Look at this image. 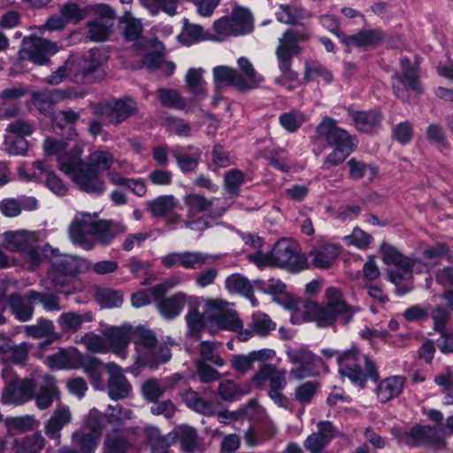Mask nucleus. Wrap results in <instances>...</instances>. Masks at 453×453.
<instances>
[{
    "mask_svg": "<svg viewBox=\"0 0 453 453\" xmlns=\"http://www.w3.org/2000/svg\"><path fill=\"white\" fill-rule=\"evenodd\" d=\"M304 308L306 317L320 327H329L335 323L348 325L360 311L358 306L349 304L342 290L335 287L326 289L324 304L310 301Z\"/></svg>",
    "mask_w": 453,
    "mask_h": 453,
    "instance_id": "nucleus-1",
    "label": "nucleus"
},
{
    "mask_svg": "<svg viewBox=\"0 0 453 453\" xmlns=\"http://www.w3.org/2000/svg\"><path fill=\"white\" fill-rule=\"evenodd\" d=\"M83 149L78 142L73 143V154L59 157V169L69 175L77 187L83 192L93 196H101L106 190L103 176L81 160Z\"/></svg>",
    "mask_w": 453,
    "mask_h": 453,
    "instance_id": "nucleus-2",
    "label": "nucleus"
},
{
    "mask_svg": "<svg viewBox=\"0 0 453 453\" xmlns=\"http://www.w3.org/2000/svg\"><path fill=\"white\" fill-rule=\"evenodd\" d=\"M131 340L136 346V365L156 370L171 358V349L165 344H157L155 333L144 326L131 328Z\"/></svg>",
    "mask_w": 453,
    "mask_h": 453,
    "instance_id": "nucleus-3",
    "label": "nucleus"
},
{
    "mask_svg": "<svg viewBox=\"0 0 453 453\" xmlns=\"http://www.w3.org/2000/svg\"><path fill=\"white\" fill-rule=\"evenodd\" d=\"M337 362L340 374L361 388H365L368 378L374 381L379 379L375 364L356 347L339 354Z\"/></svg>",
    "mask_w": 453,
    "mask_h": 453,
    "instance_id": "nucleus-4",
    "label": "nucleus"
},
{
    "mask_svg": "<svg viewBox=\"0 0 453 453\" xmlns=\"http://www.w3.org/2000/svg\"><path fill=\"white\" fill-rule=\"evenodd\" d=\"M2 378L4 382L1 394L3 404L21 405L34 399L36 390L35 374L21 378L11 365H5Z\"/></svg>",
    "mask_w": 453,
    "mask_h": 453,
    "instance_id": "nucleus-5",
    "label": "nucleus"
},
{
    "mask_svg": "<svg viewBox=\"0 0 453 453\" xmlns=\"http://www.w3.org/2000/svg\"><path fill=\"white\" fill-rule=\"evenodd\" d=\"M308 38L306 34L288 29L279 39V44L275 50L278 68L283 76L290 81L298 78V73L292 69V63L294 57L303 51L299 42H306Z\"/></svg>",
    "mask_w": 453,
    "mask_h": 453,
    "instance_id": "nucleus-6",
    "label": "nucleus"
},
{
    "mask_svg": "<svg viewBox=\"0 0 453 453\" xmlns=\"http://www.w3.org/2000/svg\"><path fill=\"white\" fill-rule=\"evenodd\" d=\"M318 138L324 140L335 150L352 153L358 146V139L347 130L340 127L337 121L331 117H324L316 127Z\"/></svg>",
    "mask_w": 453,
    "mask_h": 453,
    "instance_id": "nucleus-7",
    "label": "nucleus"
},
{
    "mask_svg": "<svg viewBox=\"0 0 453 453\" xmlns=\"http://www.w3.org/2000/svg\"><path fill=\"white\" fill-rule=\"evenodd\" d=\"M215 33L220 36H238L252 32L253 16L249 9L236 6L229 16H224L213 23Z\"/></svg>",
    "mask_w": 453,
    "mask_h": 453,
    "instance_id": "nucleus-8",
    "label": "nucleus"
},
{
    "mask_svg": "<svg viewBox=\"0 0 453 453\" xmlns=\"http://www.w3.org/2000/svg\"><path fill=\"white\" fill-rule=\"evenodd\" d=\"M4 247L12 252H19L32 265H38L43 259L42 251L33 234L27 231L4 233Z\"/></svg>",
    "mask_w": 453,
    "mask_h": 453,
    "instance_id": "nucleus-9",
    "label": "nucleus"
},
{
    "mask_svg": "<svg viewBox=\"0 0 453 453\" xmlns=\"http://www.w3.org/2000/svg\"><path fill=\"white\" fill-rule=\"evenodd\" d=\"M183 201L187 207V217L198 216L208 211L213 218H219L233 204L230 199L207 198L196 193L186 195Z\"/></svg>",
    "mask_w": 453,
    "mask_h": 453,
    "instance_id": "nucleus-10",
    "label": "nucleus"
},
{
    "mask_svg": "<svg viewBox=\"0 0 453 453\" xmlns=\"http://www.w3.org/2000/svg\"><path fill=\"white\" fill-rule=\"evenodd\" d=\"M383 262L388 265H394L395 269L388 270V280L392 283H398L401 278L412 277L416 260L403 256L398 250L386 242L380 245Z\"/></svg>",
    "mask_w": 453,
    "mask_h": 453,
    "instance_id": "nucleus-11",
    "label": "nucleus"
},
{
    "mask_svg": "<svg viewBox=\"0 0 453 453\" xmlns=\"http://www.w3.org/2000/svg\"><path fill=\"white\" fill-rule=\"evenodd\" d=\"M288 360L296 367L290 371V376L302 380L318 373V366L323 363L322 359L313 354L307 347L300 346L287 349Z\"/></svg>",
    "mask_w": 453,
    "mask_h": 453,
    "instance_id": "nucleus-12",
    "label": "nucleus"
},
{
    "mask_svg": "<svg viewBox=\"0 0 453 453\" xmlns=\"http://www.w3.org/2000/svg\"><path fill=\"white\" fill-rule=\"evenodd\" d=\"M271 257L273 266L286 268L290 272H299L305 267V260L296 244L288 239H281L274 244Z\"/></svg>",
    "mask_w": 453,
    "mask_h": 453,
    "instance_id": "nucleus-13",
    "label": "nucleus"
},
{
    "mask_svg": "<svg viewBox=\"0 0 453 453\" xmlns=\"http://www.w3.org/2000/svg\"><path fill=\"white\" fill-rule=\"evenodd\" d=\"M399 442L409 447L430 446L442 448L443 439L436 426L415 425L398 435Z\"/></svg>",
    "mask_w": 453,
    "mask_h": 453,
    "instance_id": "nucleus-14",
    "label": "nucleus"
},
{
    "mask_svg": "<svg viewBox=\"0 0 453 453\" xmlns=\"http://www.w3.org/2000/svg\"><path fill=\"white\" fill-rule=\"evenodd\" d=\"M204 315L220 329L237 331L242 327V321L235 311L222 300H209L205 304Z\"/></svg>",
    "mask_w": 453,
    "mask_h": 453,
    "instance_id": "nucleus-15",
    "label": "nucleus"
},
{
    "mask_svg": "<svg viewBox=\"0 0 453 453\" xmlns=\"http://www.w3.org/2000/svg\"><path fill=\"white\" fill-rule=\"evenodd\" d=\"M97 221L88 213L75 217L69 226V235L73 242L87 250L94 249L93 235L96 230Z\"/></svg>",
    "mask_w": 453,
    "mask_h": 453,
    "instance_id": "nucleus-16",
    "label": "nucleus"
},
{
    "mask_svg": "<svg viewBox=\"0 0 453 453\" xmlns=\"http://www.w3.org/2000/svg\"><path fill=\"white\" fill-rule=\"evenodd\" d=\"M57 50L54 42L41 37L30 36L23 40L20 54L23 58H27L37 65H43Z\"/></svg>",
    "mask_w": 453,
    "mask_h": 453,
    "instance_id": "nucleus-17",
    "label": "nucleus"
},
{
    "mask_svg": "<svg viewBox=\"0 0 453 453\" xmlns=\"http://www.w3.org/2000/svg\"><path fill=\"white\" fill-rule=\"evenodd\" d=\"M402 73H395L393 79L398 82L393 83V89L395 96L403 100H405L408 96L406 90H413L418 93L422 91L421 85L419 83L418 69L411 65V60L408 58H401Z\"/></svg>",
    "mask_w": 453,
    "mask_h": 453,
    "instance_id": "nucleus-18",
    "label": "nucleus"
},
{
    "mask_svg": "<svg viewBox=\"0 0 453 453\" xmlns=\"http://www.w3.org/2000/svg\"><path fill=\"white\" fill-rule=\"evenodd\" d=\"M138 111L136 102L129 96L115 100L99 107L97 112L104 117L108 123L117 126Z\"/></svg>",
    "mask_w": 453,
    "mask_h": 453,
    "instance_id": "nucleus-19",
    "label": "nucleus"
},
{
    "mask_svg": "<svg viewBox=\"0 0 453 453\" xmlns=\"http://www.w3.org/2000/svg\"><path fill=\"white\" fill-rule=\"evenodd\" d=\"M210 259V255L201 251H181L162 257L161 264L166 268L180 266L188 270H196L208 264Z\"/></svg>",
    "mask_w": 453,
    "mask_h": 453,
    "instance_id": "nucleus-20",
    "label": "nucleus"
},
{
    "mask_svg": "<svg viewBox=\"0 0 453 453\" xmlns=\"http://www.w3.org/2000/svg\"><path fill=\"white\" fill-rule=\"evenodd\" d=\"M109 372L108 393L112 400L125 399L132 392V386L123 373L122 368L113 362L105 365Z\"/></svg>",
    "mask_w": 453,
    "mask_h": 453,
    "instance_id": "nucleus-21",
    "label": "nucleus"
},
{
    "mask_svg": "<svg viewBox=\"0 0 453 453\" xmlns=\"http://www.w3.org/2000/svg\"><path fill=\"white\" fill-rule=\"evenodd\" d=\"M104 336L107 340L109 352L125 359L127 356V349L131 342V327L110 326L104 330Z\"/></svg>",
    "mask_w": 453,
    "mask_h": 453,
    "instance_id": "nucleus-22",
    "label": "nucleus"
},
{
    "mask_svg": "<svg viewBox=\"0 0 453 453\" xmlns=\"http://www.w3.org/2000/svg\"><path fill=\"white\" fill-rule=\"evenodd\" d=\"M113 19V10L108 6H102L101 16L87 24V37L95 42L105 41L111 32Z\"/></svg>",
    "mask_w": 453,
    "mask_h": 453,
    "instance_id": "nucleus-23",
    "label": "nucleus"
},
{
    "mask_svg": "<svg viewBox=\"0 0 453 453\" xmlns=\"http://www.w3.org/2000/svg\"><path fill=\"white\" fill-rule=\"evenodd\" d=\"M73 416L68 407H58L50 418L44 422V433L50 440L55 441L56 445L60 444L61 431L72 422Z\"/></svg>",
    "mask_w": 453,
    "mask_h": 453,
    "instance_id": "nucleus-24",
    "label": "nucleus"
},
{
    "mask_svg": "<svg viewBox=\"0 0 453 453\" xmlns=\"http://www.w3.org/2000/svg\"><path fill=\"white\" fill-rule=\"evenodd\" d=\"M89 423L90 421L73 434V444L79 449L78 453H92L97 446L101 434L100 426L96 421L91 426Z\"/></svg>",
    "mask_w": 453,
    "mask_h": 453,
    "instance_id": "nucleus-25",
    "label": "nucleus"
},
{
    "mask_svg": "<svg viewBox=\"0 0 453 453\" xmlns=\"http://www.w3.org/2000/svg\"><path fill=\"white\" fill-rule=\"evenodd\" d=\"M176 165L184 174L193 173L196 170L201 160L202 151L193 146H176L171 150Z\"/></svg>",
    "mask_w": 453,
    "mask_h": 453,
    "instance_id": "nucleus-26",
    "label": "nucleus"
},
{
    "mask_svg": "<svg viewBox=\"0 0 453 453\" xmlns=\"http://www.w3.org/2000/svg\"><path fill=\"white\" fill-rule=\"evenodd\" d=\"M275 351L272 349L253 350L247 355L237 354L231 359L232 367L239 373H245L253 369L254 363L265 362L273 358Z\"/></svg>",
    "mask_w": 453,
    "mask_h": 453,
    "instance_id": "nucleus-27",
    "label": "nucleus"
},
{
    "mask_svg": "<svg viewBox=\"0 0 453 453\" xmlns=\"http://www.w3.org/2000/svg\"><path fill=\"white\" fill-rule=\"evenodd\" d=\"M175 284V280L171 279L163 283L157 284L150 288L139 290L131 296L132 305L135 308H141L150 304L152 300L157 302L161 299L169 289L173 288Z\"/></svg>",
    "mask_w": 453,
    "mask_h": 453,
    "instance_id": "nucleus-28",
    "label": "nucleus"
},
{
    "mask_svg": "<svg viewBox=\"0 0 453 453\" xmlns=\"http://www.w3.org/2000/svg\"><path fill=\"white\" fill-rule=\"evenodd\" d=\"M349 116L359 132L370 134L381 127L382 115L379 110L353 111Z\"/></svg>",
    "mask_w": 453,
    "mask_h": 453,
    "instance_id": "nucleus-29",
    "label": "nucleus"
},
{
    "mask_svg": "<svg viewBox=\"0 0 453 453\" xmlns=\"http://www.w3.org/2000/svg\"><path fill=\"white\" fill-rule=\"evenodd\" d=\"M276 324L270 319L267 314L257 312L251 317L249 323V329L241 331L239 338L241 341L245 342L249 340L253 334L261 337L267 336L272 331L275 330Z\"/></svg>",
    "mask_w": 453,
    "mask_h": 453,
    "instance_id": "nucleus-30",
    "label": "nucleus"
},
{
    "mask_svg": "<svg viewBox=\"0 0 453 453\" xmlns=\"http://www.w3.org/2000/svg\"><path fill=\"white\" fill-rule=\"evenodd\" d=\"M66 97V93L61 89L35 92L32 96L35 108L44 115L53 114L55 105Z\"/></svg>",
    "mask_w": 453,
    "mask_h": 453,
    "instance_id": "nucleus-31",
    "label": "nucleus"
},
{
    "mask_svg": "<svg viewBox=\"0 0 453 453\" xmlns=\"http://www.w3.org/2000/svg\"><path fill=\"white\" fill-rule=\"evenodd\" d=\"M90 267V263L83 258L68 255L55 257L51 263V269L58 273H64L75 277Z\"/></svg>",
    "mask_w": 453,
    "mask_h": 453,
    "instance_id": "nucleus-32",
    "label": "nucleus"
},
{
    "mask_svg": "<svg viewBox=\"0 0 453 453\" xmlns=\"http://www.w3.org/2000/svg\"><path fill=\"white\" fill-rule=\"evenodd\" d=\"M213 81L217 89L222 86H234L238 91L245 92L244 79L232 67L219 65L213 68Z\"/></svg>",
    "mask_w": 453,
    "mask_h": 453,
    "instance_id": "nucleus-33",
    "label": "nucleus"
},
{
    "mask_svg": "<svg viewBox=\"0 0 453 453\" xmlns=\"http://www.w3.org/2000/svg\"><path fill=\"white\" fill-rule=\"evenodd\" d=\"M127 227L112 220H98L96 230L93 235L95 245L96 243L102 246L110 245L118 234H123Z\"/></svg>",
    "mask_w": 453,
    "mask_h": 453,
    "instance_id": "nucleus-34",
    "label": "nucleus"
},
{
    "mask_svg": "<svg viewBox=\"0 0 453 453\" xmlns=\"http://www.w3.org/2000/svg\"><path fill=\"white\" fill-rule=\"evenodd\" d=\"M339 255L338 247L332 243H322L309 252L311 264L317 268L326 269L332 266Z\"/></svg>",
    "mask_w": 453,
    "mask_h": 453,
    "instance_id": "nucleus-35",
    "label": "nucleus"
},
{
    "mask_svg": "<svg viewBox=\"0 0 453 453\" xmlns=\"http://www.w3.org/2000/svg\"><path fill=\"white\" fill-rule=\"evenodd\" d=\"M187 302V296L182 292H178L169 297H161L157 301L158 312L166 319H173L182 311Z\"/></svg>",
    "mask_w": 453,
    "mask_h": 453,
    "instance_id": "nucleus-36",
    "label": "nucleus"
},
{
    "mask_svg": "<svg viewBox=\"0 0 453 453\" xmlns=\"http://www.w3.org/2000/svg\"><path fill=\"white\" fill-rule=\"evenodd\" d=\"M405 378L401 375L391 376L379 382L376 393L380 403H388L398 397L403 388Z\"/></svg>",
    "mask_w": 453,
    "mask_h": 453,
    "instance_id": "nucleus-37",
    "label": "nucleus"
},
{
    "mask_svg": "<svg viewBox=\"0 0 453 453\" xmlns=\"http://www.w3.org/2000/svg\"><path fill=\"white\" fill-rule=\"evenodd\" d=\"M107 60V56L100 49H92L87 54L80 58L78 65L80 73L85 79L90 81V76L103 65Z\"/></svg>",
    "mask_w": 453,
    "mask_h": 453,
    "instance_id": "nucleus-38",
    "label": "nucleus"
},
{
    "mask_svg": "<svg viewBox=\"0 0 453 453\" xmlns=\"http://www.w3.org/2000/svg\"><path fill=\"white\" fill-rule=\"evenodd\" d=\"M43 385L35 392L34 399L36 406L41 410L48 409L53 403L55 398L58 397V389L56 385V380L50 374L42 376Z\"/></svg>",
    "mask_w": 453,
    "mask_h": 453,
    "instance_id": "nucleus-39",
    "label": "nucleus"
},
{
    "mask_svg": "<svg viewBox=\"0 0 453 453\" xmlns=\"http://www.w3.org/2000/svg\"><path fill=\"white\" fill-rule=\"evenodd\" d=\"M385 39L384 33L380 29H363L352 35H346L343 45L350 47H370L380 43Z\"/></svg>",
    "mask_w": 453,
    "mask_h": 453,
    "instance_id": "nucleus-40",
    "label": "nucleus"
},
{
    "mask_svg": "<svg viewBox=\"0 0 453 453\" xmlns=\"http://www.w3.org/2000/svg\"><path fill=\"white\" fill-rule=\"evenodd\" d=\"M145 437L152 453H167L169 447L176 441V435L173 432L163 435L156 426L146 427Z\"/></svg>",
    "mask_w": 453,
    "mask_h": 453,
    "instance_id": "nucleus-41",
    "label": "nucleus"
},
{
    "mask_svg": "<svg viewBox=\"0 0 453 453\" xmlns=\"http://www.w3.org/2000/svg\"><path fill=\"white\" fill-rule=\"evenodd\" d=\"M81 352L73 348L60 349L55 354L47 357V363L54 369H77Z\"/></svg>",
    "mask_w": 453,
    "mask_h": 453,
    "instance_id": "nucleus-42",
    "label": "nucleus"
},
{
    "mask_svg": "<svg viewBox=\"0 0 453 453\" xmlns=\"http://www.w3.org/2000/svg\"><path fill=\"white\" fill-rule=\"evenodd\" d=\"M449 246L444 242H437L434 246L425 249L420 259H415L416 264H422L427 270L435 267L444 257H450Z\"/></svg>",
    "mask_w": 453,
    "mask_h": 453,
    "instance_id": "nucleus-43",
    "label": "nucleus"
},
{
    "mask_svg": "<svg viewBox=\"0 0 453 453\" xmlns=\"http://www.w3.org/2000/svg\"><path fill=\"white\" fill-rule=\"evenodd\" d=\"M29 300V294L27 297L18 293H13L9 296V305L15 318L22 322L29 320L33 317L34 307Z\"/></svg>",
    "mask_w": 453,
    "mask_h": 453,
    "instance_id": "nucleus-44",
    "label": "nucleus"
},
{
    "mask_svg": "<svg viewBox=\"0 0 453 453\" xmlns=\"http://www.w3.org/2000/svg\"><path fill=\"white\" fill-rule=\"evenodd\" d=\"M203 73L202 68H190L185 76L186 88L192 94L193 99H202L207 96Z\"/></svg>",
    "mask_w": 453,
    "mask_h": 453,
    "instance_id": "nucleus-45",
    "label": "nucleus"
},
{
    "mask_svg": "<svg viewBox=\"0 0 453 453\" xmlns=\"http://www.w3.org/2000/svg\"><path fill=\"white\" fill-rule=\"evenodd\" d=\"M245 181L244 173L238 169H231L225 173L223 180V189L227 194V197L234 203V199L241 194V186Z\"/></svg>",
    "mask_w": 453,
    "mask_h": 453,
    "instance_id": "nucleus-46",
    "label": "nucleus"
},
{
    "mask_svg": "<svg viewBox=\"0 0 453 453\" xmlns=\"http://www.w3.org/2000/svg\"><path fill=\"white\" fill-rule=\"evenodd\" d=\"M226 286L230 291L239 293L248 298L253 306L257 305L253 286L247 278L240 274H232L226 278Z\"/></svg>",
    "mask_w": 453,
    "mask_h": 453,
    "instance_id": "nucleus-47",
    "label": "nucleus"
},
{
    "mask_svg": "<svg viewBox=\"0 0 453 453\" xmlns=\"http://www.w3.org/2000/svg\"><path fill=\"white\" fill-rule=\"evenodd\" d=\"M173 433L176 435V440H179L181 449L185 453H192L199 446L200 441L195 428L184 425L178 426Z\"/></svg>",
    "mask_w": 453,
    "mask_h": 453,
    "instance_id": "nucleus-48",
    "label": "nucleus"
},
{
    "mask_svg": "<svg viewBox=\"0 0 453 453\" xmlns=\"http://www.w3.org/2000/svg\"><path fill=\"white\" fill-rule=\"evenodd\" d=\"M157 98L164 107L176 110H187V99L176 89L160 88L157 90Z\"/></svg>",
    "mask_w": 453,
    "mask_h": 453,
    "instance_id": "nucleus-49",
    "label": "nucleus"
},
{
    "mask_svg": "<svg viewBox=\"0 0 453 453\" xmlns=\"http://www.w3.org/2000/svg\"><path fill=\"white\" fill-rule=\"evenodd\" d=\"M319 77L327 84L331 83L334 80L332 72L326 65L315 59H306L304 62L303 80L311 81Z\"/></svg>",
    "mask_w": 453,
    "mask_h": 453,
    "instance_id": "nucleus-50",
    "label": "nucleus"
},
{
    "mask_svg": "<svg viewBox=\"0 0 453 453\" xmlns=\"http://www.w3.org/2000/svg\"><path fill=\"white\" fill-rule=\"evenodd\" d=\"M220 345L219 342L214 341H202L198 347L200 358L196 361H204L205 364L210 363L218 367L224 366L225 360L218 350Z\"/></svg>",
    "mask_w": 453,
    "mask_h": 453,
    "instance_id": "nucleus-51",
    "label": "nucleus"
},
{
    "mask_svg": "<svg viewBox=\"0 0 453 453\" xmlns=\"http://www.w3.org/2000/svg\"><path fill=\"white\" fill-rule=\"evenodd\" d=\"M220 398L227 402H234L250 393L248 385H238L231 380H225L218 388Z\"/></svg>",
    "mask_w": 453,
    "mask_h": 453,
    "instance_id": "nucleus-52",
    "label": "nucleus"
},
{
    "mask_svg": "<svg viewBox=\"0 0 453 453\" xmlns=\"http://www.w3.org/2000/svg\"><path fill=\"white\" fill-rule=\"evenodd\" d=\"M277 19L284 24H296L299 20L311 17V12L305 8L295 5H280L276 12Z\"/></svg>",
    "mask_w": 453,
    "mask_h": 453,
    "instance_id": "nucleus-53",
    "label": "nucleus"
},
{
    "mask_svg": "<svg viewBox=\"0 0 453 453\" xmlns=\"http://www.w3.org/2000/svg\"><path fill=\"white\" fill-rule=\"evenodd\" d=\"M238 66L241 71L239 73L244 79L245 92L257 88L263 82V76L257 73L248 58L241 57L238 59Z\"/></svg>",
    "mask_w": 453,
    "mask_h": 453,
    "instance_id": "nucleus-54",
    "label": "nucleus"
},
{
    "mask_svg": "<svg viewBox=\"0 0 453 453\" xmlns=\"http://www.w3.org/2000/svg\"><path fill=\"white\" fill-rule=\"evenodd\" d=\"M176 199L172 195L159 196L153 200L146 202L147 210L156 218L167 215L176 207Z\"/></svg>",
    "mask_w": 453,
    "mask_h": 453,
    "instance_id": "nucleus-55",
    "label": "nucleus"
},
{
    "mask_svg": "<svg viewBox=\"0 0 453 453\" xmlns=\"http://www.w3.org/2000/svg\"><path fill=\"white\" fill-rule=\"evenodd\" d=\"M102 363L96 357L80 354L77 369L82 368L84 372L91 379L94 383L101 381Z\"/></svg>",
    "mask_w": 453,
    "mask_h": 453,
    "instance_id": "nucleus-56",
    "label": "nucleus"
},
{
    "mask_svg": "<svg viewBox=\"0 0 453 453\" xmlns=\"http://www.w3.org/2000/svg\"><path fill=\"white\" fill-rule=\"evenodd\" d=\"M185 403L192 410L203 415H212V403L203 399L199 394L194 390H188L182 394Z\"/></svg>",
    "mask_w": 453,
    "mask_h": 453,
    "instance_id": "nucleus-57",
    "label": "nucleus"
},
{
    "mask_svg": "<svg viewBox=\"0 0 453 453\" xmlns=\"http://www.w3.org/2000/svg\"><path fill=\"white\" fill-rule=\"evenodd\" d=\"M426 136L430 144L434 145L440 151L449 150L450 145L443 127L436 123L430 124L426 130Z\"/></svg>",
    "mask_w": 453,
    "mask_h": 453,
    "instance_id": "nucleus-58",
    "label": "nucleus"
},
{
    "mask_svg": "<svg viewBox=\"0 0 453 453\" xmlns=\"http://www.w3.org/2000/svg\"><path fill=\"white\" fill-rule=\"evenodd\" d=\"M48 278L50 280L52 289L56 292L65 295H68L72 292L73 276L50 270L48 273Z\"/></svg>",
    "mask_w": 453,
    "mask_h": 453,
    "instance_id": "nucleus-59",
    "label": "nucleus"
},
{
    "mask_svg": "<svg viewBox=\"0 0 453 453\" xmlns=\"http://www.w3.org/2000/svg\"><path fill=\"white\" fill-rule=\"evenodd\" d=\"M133 446L123 435H107L104 453H132Z\"/></svg>",
    "mask_w": 453,
    "mask_h": 453,
    "instance_id": "nucleus-60",
    "label": "nucleus"
},
{
    "mask_svg": "<svg viewBox=\"0 0 453 453\" xmlns=\"http://www.w3.org/2000/svg\"><path fill=\"white\" fill-rule=\"evenodd\" d=\"M112 164V155L104 150H96L91 153L87 163L88 165L97 171L101 175L104 171L110 170Z\"/></svg>",
    "mask_w": 453,
    "mask_h": 453,
    "instance_id": "nucleus-61",
    "label": "nucleus"
},
{
    "mask_svg": "<svg viewBox=\"0 0 453 453\" xmlns=\"http://www.w3.org/2000/svg\"><path fill=\"white\" fill-rule=\"evenodd\" d=\"M347 165L349 168V177L354 180L364 178L367 173L371 179L375 178L378 174V168L374 165L365 164L354 157L350 158Z\"/></svg>",
    "mask_w": 453,
    "mask_h": 453,
    "instance_id": "nucleus-62",
    "label": "nucleus"
},
{
    "mask_svg": "<svg viewBox=\"0 0 453 453\" xmlns=\"http://www.w3.org/2000/svg\"><path fill=\"white\" fill-rule=\"evenodd\" d=\"M69 142L53 138H46L43 142V150L47 156L58 155L59 157L64 155L72 156L73 154V146L72 148Z\"/></svg>",
    "mask_w": 453,
    "mask_h": 453,
    "instance_id": "nucleus-63",
    "label": "nucleus"
},
{
    "mask_svg": "<svg viewBox=\"0 0 453 453\" xmlns=\"http://www.w3.org/2000/svg\"><path fill=\"white\" fill-rule=\"evenodd\" d=\"M21 453H42L45 439L40 432L33 433L19 441Z\"/></svg>",
    "mask_w": 453,
    "mask_h": 453,
    "instance_id": "nucleus-64",
    "label": "nucleus"
}]
</instances>
